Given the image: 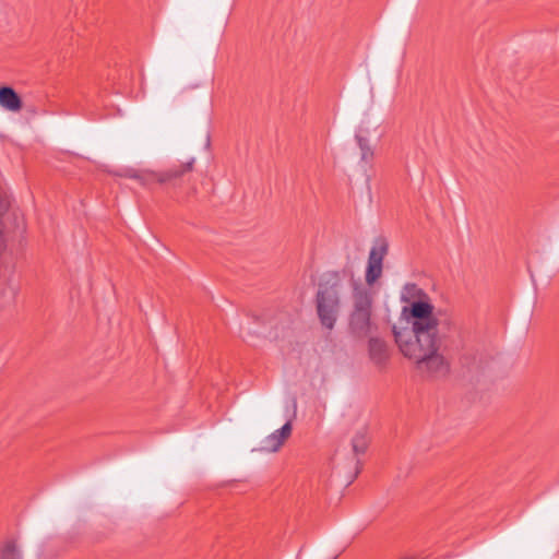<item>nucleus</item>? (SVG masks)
<instances>
[{
  "label": "nucleus",
  "mask_w": 559,
  "mask_h": 559,
  "mask_svg": "<svg viewBox=\"0 0 559 559\" xmlns=\"http://www.w3.org/2000/svg\"><path fill=\"white\" fill-rule=\"evenodd\" d=\"M350 272L335 275L324 285H321L317 296V313L322 326L332 330L338 319L343 298L348 293Z\"/></svg>",
  "instance_id": "3"
},
{
  "label": "nucleus",
  "mask_w": 559,
  "mask_h": 559,
  "mask_svg": "<svg viewBox=\"0 0 559 559\" xmlns=\"http://www.w3.org/2000/svg\"><path fill=\"white\" fill-rule=\"evenodd\" d=\"M194 158H190L187 163H185L179 168H170L164 171H157V182L160 185L167 183L173 179L181 177L185 173L192 170Z\"/></svg>",
  "instance_id": "10"
},
{
  "label": "nucleus",
  "mask_w": 559,
  "mask_h": 559,
  "mask_svg": "<svg viewBox=\"0 0 559 559\" xmlns=\"http://www.w3.org/2000/svg\"><path fill=\"white\" fill-rule=\"evenodd\" d=\"M0 559H23V552L14 542H9L0 549Z\"/></svg>",
  "instance_id": "14"
},
{
  "label": "nucleus",
  "mask_w": 559,
  "mask_h": 559,
  "mask_svg": "<svg viewBox=\"0 0 559 559\" xmlns=\"http://www.w3.org/2000/svg\"><path fill=\"white\" fill-rule=\"evenodd\" d=\"M349 292V328L355 335L365 337L371 334L376 326L372 321L373 294L369 287L365 286L359 280H356L353 273L348 287Z\"/></svg>",
  "instance_id": "4"
},
{
  "label": "nucleus",
  "mask_w": 559,
  "mask_h": 559,
  "mask_svg": "<svg viewBox=\"0 0 559 559\" xmlns=\"http://www.w3.org/2000/svg\"><path fill=\"white\" fill-rule=\"evenodd\" d=\"M0 107L10 112H19L23 102L19 94L10 86L0 87Z\"/></svg>",
  "instance_id": "9"
},
{
  "label": "nucleus",
  "mask_w": 559,
  "mask_h": 559,
  "mask_svg": "<svg viewBox=\"0 0 559 559\" xmlns=\"http://www.w3.org/2000/svg\"><path fill=\"white\" fill-rule=\"evenodd\" d=\"M368 444V431L366 425L358 428L352 439V445L355 453H362Z\"/></svg>",
  "instance_id": "12"
},
{
  "label": "nucleus",
  "mask_w": 559,
  "mask_h": 559,
  "mask_svg": "<svg viewBox=\"0 0 559 559\" xmlns=\"http://www.w3.org/2000/svg\"><path fill=\"white\" fill-rule=\"evenodd\" d=\"M355 142L359 148L360 162L364 165L370 164L374 156V148L370 143L369 131L367 128H364L362 126L358 127L355 132Z\"/></svg>",
  "instance_id": "7"
},
{
  "label": "nucleus",
  "mask_w": 559,
  "mask_h": 559,
  "mask_svg": "<svg viewBox=\"0 0 559 559\" xmlns=\"http://www.w3.org/2000/svg\"><path fill=\"white\" fill-rule=\"evenodd\" d=\"M368 355L374 365H384L389 359V346L386 342L380 337L371 336L368 341Z\"/></svg>",
  "instance_id": "8"
},
{
  "label": "nucleus",
  "mask_w": 559,
  "mask_h": 559,
  "mask_svg": "<svg viewBox=\"0 0 559 559\" xmlns=\"http://www.w3.org/2000/svg\"><path fill=\"white\" fill-rule=\"evenodd\" d=\"M451 329V320L394 338L400 352L427 371L443 374L448 370L444 357L439 353L441 343Z\"/></svg>",
  "instance_id": "2"
},
{
  "label": "nucleus",
  "mask_w": 559,
  "mask_h": 559,
  "mask_svg": "<svg viewBox=\"0 0 559 559\" xmlns=\"http://www.w3.org/2000/svg\"><path fill=\"white\" fill-rule=\"evenodd\" d=\"M20 294V285L13 278L0 282V300L4 304H13Z\"/></svg>",
  "instance_id": "11"
},
{
  "label": "nucleus",
  "mask_w": 559,
  "mask_h": 559,
  "mask_svg": "<svg viewBox=\"0 0 559 559\" xmlns=\"http://www.w3.org/2000/svg\"><path fill=\"white\" fill-rule=\"evenodd\" d=\"M296 413V403H292V412L289 416L286 419V423L277 430L270 433L267 437H265L261 441V445L259 448V451L262 452H276L281 449V447L284 444V442L290 437L293 426L292 421L295 417Z\"/></svg>",
  "instance_id": "6"
},
{
  "label": "nucleus",
  "mask_w": 559,
  "mask_h": 559,
  "mask_svg": "<svg viewBox=\"0 0 559 559\" xmlns=\"http://www.w3.org/2000/svg\"><path fill=\"white\" fill-rule=\"evenodd\" d=\"M389 250V242L385 238H379L370 249L366 273L365 286H372L382 275L383 260Z\"/></svg>",
  "instance_id": "5"
},
{
  "label": "nucleus",
  "mask_w": 559,
  "mask_h": 559,
  "mask_svg": "<svg viewBox=\"0 0 559 559\" xmlns=\"http://www.w3.org/2000/svg\"><path fill=\"white\" fill-rule=\"evenodd\" d=\"M400 300L403 302L400 316L392 326L394 338L442 325L451 319L445 312L435 307L428 295L415 284L403 286Z\"/></svg>",
  "instance_id": "1"
},
{
  "label": "nucleus",
  "mask_w": 559,
  "mask_h": 559,
  "mask_svg": "<svg viewBox=\"0 0 559 559\" xmlns=\"http://www.w3.org/2000/svg\"><path fill=\"white\" fill-rule=\"evenodd\" d=\"M128 176L138 180L142 186L157 182V171L153 170H128Z\"/></svg>",
  "instance_id": "13"
}]
</instances>
